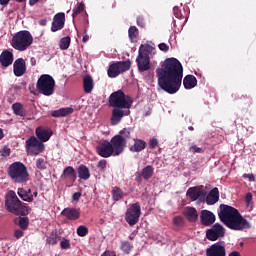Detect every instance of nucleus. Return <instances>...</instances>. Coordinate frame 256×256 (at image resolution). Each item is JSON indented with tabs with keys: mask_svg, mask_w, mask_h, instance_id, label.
I'll use <instances>...</instances> for the list:
<instances>
[{
	"mask_svg": "<svg viewBox=\"0 0 256 256\" xmlns=\"http://www.w3.org/2000/svg\"><path fill=\"white\" fill-rule=\"evenodd\" d=\"M158 86L162 91L175 95L181 89L183 81V65L177 58H167L156 70Z\"/></svg>",
	"mask_w": 256,
	"mask_h": 256,
	"instance_id": "1",
	"label": "nucleus"
},
{
	"mask_svg": "<svg viewBox=\"0 0 256 256\" xmlns=\"http://www.w3.org/2000/svg\"><path fill=\"white\" fill-rule=\"evenodd\" d=\"M108 103L110 107H113L110 118L111 125H119L123 117H129V115H131L133 98L126 95L123 90L113 92L108 98Z\"/></svg>",
	"mask_w": 256,
	"mask_h": 256,
	"instance_id": "2",
	"label": "nucleus"
},
{
	"mask_svg": "<svg viewBox=\"0 0 256 256\" xmlns=\"http://www.w3.org/2000/svg\"><path fill=\"white\" fill-rule=\"evenodd\" d=\"M218 217L228 229H231L232 231H243L245 229H251V223L247 221L239 213V210H237L233 206H229L227 204H221L220 205V213H218Z\"/></svg>",
	"mask_w": 256,
	"mask_h": 256,
	"instance_id": "3",
	"label": "nucleus"
},
{
	"mask_svg": "<svg viewBox=\"0 0 256 256\" xmlns=\"http://www.w3.org/2000/svg\"><path fill=\"white\" fill-rule=\"evenodd\" d=\"M5 207L9 213L17 217H27L32 211L31 207L19 200L15 191H11L6 195Z\"/></svg>",
	"mask_w": 256,
	"mask_h": 256,
	"instance_id": "4",
	"label": "nucleus"
},
{
	"mask_svg": "<svg viewBox=\"0 0 256 256\" xmlns=\"http://www.w3.org/2000/svg\"><path fill=\"white\" fill-rule=\"evenodd\" d=\"M131 139H133L131 137V128H124L117 135L111 138L110 145L112 146V150L116 157L123 154Z\"/></svg>",
	"mask_w": 256,
	"mask_h": 256,
	"instance_id": "5",
	"label": "nucleus"
},
{
	"mask_svg": "<svg viewBox=\"0 0 256 256\" xmlns=\"http://www.w3.org/2000/svg\"><path fill=\"white\" fill-rule=\"evenodd\" d=\"M8 177L13 181V183H27L29 181V171L27 166L22 162H13L8 167Z\"/></svg>",
	"mask_w": 256,
	"mask_h": 256,
	"instance_id": "6",
	"label": "nucleus"
},
{
	"mask_svg": "<svg viewBox=\"0 0 256 256\" xmlns=\"http://www.w3.org/2000/svg\"><path fill=\"white\" fill-rule=\"evenodd\" d=\"M11 45L16 51H27L33 45V35L27 30H21L12 37Z\"/></svg>",
	"mask_w": 256,
	"mask_h": 256,
	"instance_id": "7",
	"label": "nucleus"
},
{
	"mask_svg": "<svg viewBox=\"0 0 256 256\" xmlns=\"http://www.w3.org/2000/svg\"><path fill=\"white\" fill-rule=\"evenodd\" d=\"M36 88L45 97H51L55 93V79L49 74H42L37 80Z\"/></svg>",
	"mask_w": 256,
	"mask_h": 256,
	"instance_id": "8",
	"label": "nucleus"
},
{
	"mask_svg": "<svg viewBox=\"0 0 256 256\" xmlns=\"http://www.w3.org/2000/svg\"><path fill=\"white\" fill-rule=\"evenodd\" d=\"M149 53H151V46L141 44L136 59L138 71L140 73H144V71H149V69H151V58L149 57Z\"/></svg>",
	"mask_w": 256,
	"mask_h": 256,
	"instance_id": "9",
	"label": "nucleus"
},
{
	"mask_svg": "<svg viewBox=\"0 0 256 256\" xmlns=\"http://www.w3.org/2000/svg\"><path fill=\"white\" fill-rule=\"evenodd\" d=\"M130 69V60L114 62L108 68V77H110L111 79H115V77H119L121 73H125V71H129Z\"/></svg>",
	"mask_w": 256,
	"mask_h": 256,
	"instance_id": "10",
	"label": "nucleus"
},
{
	"mask_svg": "<svg viewBox=\"0 0 256 256\" xmlns=\"http://www.w3.org/2000/svg\"><path fill=\"white\" fill-rule=\"evenodd\" d=\"M139 217H141V204L136 202L127 209L125 221L130 225V227H133V225H137V223H139Z\"/></svg>",
	"mask_w": 256,
	"mask_h": 256,
	"instance_id": "11",
	"label": "nucleus"
},
{
	"mask_svg": "<svg viewBox=\"0 0 256 256\" xmlns=\"http://www.w3.org/2000/svg\"><path fill=\"white\" fill-rule=\"evenodd\" d=\"M26 152L32 157L35 155H39V153H43L45 151V144L41 142L37 137L31 136L26 140Z\"/></svg>",
	"mask_w": 256,
	"mask_h": 256,
	"instance_id": "12",
	"label": "nucleus"
},
{
	"mask_svg": "<svg viewBox=\"0 0 256 256\" xmlns=\"http://www.w3.org/2000/svg\"><path fill=\"white\" fill-rule=\"evenodd\" d=\"M96 153H98V155L104 159H108V157H116L113 146H111V142L109 140L100 142L96 146Z\"/></svg>",
	"mask_w": 256,
	"mask_h": 256,
	"instance_id": "13",
	"label": "nucleus"
},
{
	"mask_svg": "<svg viewBox=\"0 0 256 256\" xmlns=\"http://www.w3.org/2000/svg\"><path fill=\"white\" fill-rule=\"evenodd\" d=\"M206 237L209 241H217V239L225 237V228L223 225L216 223L206 231Z\"/></svg>",
	"mask_w": 256,
	"mask_h": 256,
	"instance_id": "14",
	"label": "nucleus"
},
{
	"mask_svg": "<svg viewBox=\"0 0 256 256\" xmlns=\"http://www.w3.org/2000/svg\"><path fill=\"white\" fill-rule=\"evenodd\" d=\"M13 73L15 77H23L27 73V62H25V59L18 58L14 61Z\"/></svg>",
	"mask_w": 256,
	"mask_h": 256,
	"instance_id": "15",
	"label": "nucleus"
},
{
	"mask_svg": "<svg viewBox=\"0 0 256 256\" xmlns=\"http://www.w3.org/2000/svg\"><path fill=\"white\" fill-rule=\"evenodd\" d=\"M206 256H227V251L225 250V246L217 242L206 249Z\"/></svg>",
	"mask_w": 256,
	"mask_h": 256,
	"instance_id": "16",
	"label": "nucleus"
},
{
	"mask_svg": "<svg viewBox=\"0 0 256 256\" xmlns=\"http://www.w3.org/2000/svg\"><path fill=\"white\" fill-rule=\"evenodd\" d=\"M65 27V13L59 12L55 14L52 21L51 31L56 33V31H61Z\"/></svg>",
	"mask_w": 256,
	"mask_h": 256,
	"instance_id": "17",
	"label": "nucleus"
},
{
	"mask_svg": "<svg viewBox=\"0 0 256 256\" xmlns=\"http://www.w3.org/2000/svg\"><path fill=\"white\" fill-rule=\"evenodd\" d=\"M200 222L205 227H210L215 223V214L209 210H202L200 212Z\"/></svg>",
	"mask_w": 256,
	"mask_h": 256,
	"instance_id": "18",
	"label": "nucleus"
},
{
	"mask_svg": "<svg viewBox=\"0 0 256 256\" xmlns=\"http://www.w3.org/2000/svg\"><path fill=\"white\" fill-rule=\"evenodd\" d=\"M61 215L69 219V221H77L81 217V210L79 208H64Z\"/></svg>",
	"mask_w": 256,
	"mask_h": 256,
	"instance_id": "19",
	"label": "nucleus"
},
{
	"mask_svg": "<svg viewBox=\"0 0 256 256\" xmlns=\"http://www.w3.org/2000/svg\"><path fill=\"white\" fill-rule=\"evenodd\" d=\"M53 135V131L51 129H45L42 127L36 128V136L38 137L41 143H47L51 136Z\"/></svg>",
	"mask_w": 256,
	"mask_h": 256,
	"instance_id": "20",
	"label": "nucleus"
},
{
	"mask_svg": "<svg viewBox=\"0 0 256 256\" xmlns=\"http://www.w3.org/2000/svg\"><path fill=\"white\" fill-rule=\"evenodd\" d=\"M183 215L190 223H196L197 219H199V213L195 207L187 206L183 211Z\"/></svg>",
	"mask_w": 256,
	"mask_h": 256,
	"instance_id": "21",
	"label": "nucleus"
},
{
	"mask_svg": "<svg viewBox=\"0 0 256 256\" xmlns=\"http://www.w3.org/2000/svg\"><path fill=\"white\" fill-rule=\"evenodd\" d=\"M61 179L69 180L72 183H75L77 181V172H75V168L73 166H67L62 174H61Z\"/></svg>",
	"mask_w": 256,
	"mask_h": 256,
	"instance_id": "22",
	"label": "nucleus"
},
{
	"mask_svg": "<svg viewBox=\"0 0 256 256\" xmlns=\"http://www.w3.org/2000/svg\"><path fill=\"white\" fill-rule=\"evenodd\" d=\"M0 63L2 67H9L13 65V52L9 50H4L0 54Z\"/></svg>",
	"mask_w": 256,
	"mask_h": 256,
	"instance_id": "23",
	"label": "nucleus"
},
{
	"mask_svg": "<svg viewBox=\"0 0 256 256\" xmlns=\"http://www.w3.org/2000/svg\"><path fill=\"white\" fill-rule=\"evenodd\" d=\"M133 141L134 144L129 147V151H131V153H141V151L147 147V142H145V140L134 138Z\"/></svg>",
	"mask_w": 256,
	"mask_h": 256,
	"instance_id": "24",
	"label": "nucleus"
},
{
	"mask_svg": "<svg viewBox=\"0 0 256 256\" xmlns=\"http://www.w3.org/2000/svg\"><path fill=\"white\" fill-rule=\"evenodd\" d=\"M17 193L22 201H26L27 203H33L34 198L31 188H29L28 190H25L24 188H18Z\"/></svg>",
	"mask_w": 256,
	"mask_h": 256,
	"instance_id": "25",
	"label": "nucleus"
},
{
	"mask_svg": "<svg viewBox=\"0 0 256 256\" xmlns=\"http://www.w3.org/2000/svg\"><path fill=\"white\" fill-rule=\"evenodd\" d=\"M219 201V188H213L206 196L207 205H215Z\"/></svg>",
	"mask_w": 256,
	"mask_h": 256,
	"instance_id": "26",
	"label": "nucleus"
},
{
	"mask_svg": "<svg viewBox=\"0 0 256 256\" xmlns=\"http://www.w3.org/2000/svg\"><path fill=\"white\" fill-rule=\"evenodd\" d=\"M94 82H93V77H91V75H86L83 78V89H84V93H91L93 91V87H94Z\"/></svg>",
	"mask_w": 256,
	"mask_h": 256,
	"instance_id": "27",
	"label": "nucleus"
},
{
	"mask_svg": "<svg viewBox=\"0 0 256 256\" xmlns=\"http://www.w3.org/2000/svg\"><path fill=\"white\" fill-rule=\"evenodd\" d=\"M187 197L191 199V201H197L201 195H205L202 191H200L197 187H190L186 192Z\"/></svg>",
	"mask_w": 256,
	"mask_h": 256,
	"instance_id": "28",
	"label": "nucleus"
},
{
	"mask_svg": "<svg viewBox=\"0 0 256 256\" xmlns=\"http://www.w3.org/2000/svg\"><path fill=\"white\" fill-rule=\"evenodd\" d=\"M78 177L83 181H88L91 177V172H89V168L85 166V164H81L78 166Z\"/></svg>",
	"mask_w": 256,
	"mask_h": 256,
	"instance_id": "29",
	"label": "nucleus"
},
{
	"mask_svg": "<svg viewBox=\"0 0 256 256\" xmlns=\"http://www.w3.org/2000/svg\"><path fill=\"white\" fill-rule=\"evenodd\" d=\"M71 113H73V108L66 107V108H60L58 110L52 111L51 116L55 118L67 117V115H71Z\"/></svg>",
	"mask_w": 256,
	"mask_h": 256,
	"instance_id": "30",
	"label": "nucleus"
},
{
	"mask_svg": "<svg viewBox=\"0 0 256 256\" xmlns=\"http://www.w3.org/2000/svg\"><path fill=\"white\" fill-rule=\"evenodd\" d=\"M183 85L186 89H193L197 87V78L193 75H187L184 77Z\"/></svg>",
	"mask_w": 256,
	"mask_h": 256,
	"instance_id": "31",
	"label": "nucleus"
},
{
	"mask_svg": "<svg viewBox=\"0 0 256 256\" xmlns=\"http://www.w3.org/2000/svg\"><path fill=\"white\" fill-rule=\"evenodd\" d=\"M153 173H155V168H153V166L151 165L144 167L142 171H140L142 179H144L145 181H149V179L153 177Z\"/></svg>",
	"mask_w": 256,
	"mask_h": 256,
	"instance_id": "32",
	"label": "nucleus"
},
{
	"mask_svg": "<svg viewBox=\"0 0 256 256\" xmlns=\"http://www.w3.org/2000/svg\"><path fill=\"white\" fill-rule=\"evenodd\" d=\"M12 111L14 115H17L18 117H26L25 110L23 109V104L16 102L12 105Z\"/></svg>",
	"mask_w": 256,
	"mask_h": 256,
	"instance_id": "33",
	"label": "nucleus"
},
{
	"mask_svg": "<svg viewBox=\"0 0 256 256\" xmlns=\"http://www.w3.org/2000/svg\"><path fill=\"white\" fill-rule=\"evenodd\" d=\"M71 45V37L66 36L60 39L59 47L61 51H67Z\"/></svg>",
	"mask_w": 256,
	"mask_h": 256,
	"instance_id": "34",
	"label": "nucleus"
},
{
	"mask_svg": "<svg viewBox=\"0 0 256 256\" xmlns=\"http://www.w3.org/2000/svg\"><path fill=\"white\" fill-rule=\"evenodd\" d=\"M120 249L125 253L126 255H129L131 251H133V244L129 241H122L120 244Z\"/></svg>",
	"mask_w": 256,
	"mask_h": 256,
	"instance_id": "35",
	"label": "nucleus"
},
{
	"mask_svg": "<svg viewBox=\"0 0 256 256\" xmlns=\"http://www.w3.org/2000/svg\"><path fill=\"white\" fill-rule=\"evenodd\" d=\"M112 198H113V201H121V199H123V190L115 186L112 189Z\"/></svg>",
	"mask_w": 256,
	"mask_h": 256,
	"instance_id": "36",
	"label": "nucleus"
},
{
	"mask_svg": "<svg viewBox=\"0 0 256 256\" xmlns=\"http://www.w3.org/2000/svg\"><path fill=\"white\" fill-rule=\"evenodd\" d=\"M139 36V29H137L135 26H131L128 30V37L132 41H135L137 37Z\"/></svg>",
	"mask_w": 256,
	"mask_h": 256,
	"instance_id": "37",
	"label": "nucleus"
},
{
	"mask_svg": "<svg viewBox=\"0 0 256 256\" xmlns=\"http://www.w3.org/2000/svg\"><path fill=\"white\" fill-rule=\"evenodd\" d=\"M18 225L23 231L27 230L29 227V217H20Z\"/></svg>",
	"mask_w": 256,
	"mask_h": 256,
	"instance_id": "38",
	"label": "nucleus"
},
{
	"mask_svg": "<svg viewBox=\"0 0 256 256\" xmlns=\"http://www.w3.org/2000/svg\"><path fill=\"white\" fill-rule=\"evenodd\" d=\"M76 233L79 237H86V235L89 233V228H87L85 225H80L77 228Z\"/></svg>",
	"mask_w": 256,
	"mask_h": 256,
	"instance_id": "39",
	"label": "nucleus"
},
{
	"mask_svg": "<svg viewBox=\"0 0 256 256\" xmlns=\"http://www.w3.org/2000/svg\"><path fill=\"white\" fill-rule=\"evenodd\" d=\"M83 11H85V4L82 2L78 4L76 8L73 9V19H75V17H77V15H79L80 13H83Z\"/></svg>",
	"mask_w": 256,
	"mask_h": 256,
	"instance_id": "40",
	"label": "nucleus"
},
{
	"mask_svg": "<svg viewBox=\"0 0 256 256\" xmlns=\"http://www.w3.org/2000/svg\"><path fill=\"white\" fill-rule=\"evenodd\" d=\"M46 242L48 245H57L59 243V236L57 234H51L47 239Z\"/></svg>",
	"mask_w": 256,
	"mask_h": 256,
	"instance_id": "41",
	"label": "nucleus"
},
{
	"mask_svg": "<svg viewBox=\"0 0 256 256\" xmlns=\"http://www.w3.org/2000/svg\"><path fill=\"white\" fill-rule=\"evenodd\" d=\"M36 167L40 169V171H44V169H47V162L43 158H38L36 160Z\"/></svg>",
	"mask_w": 256,
	"mask_h": 256,
	"instance_id": "42",
	"label": "nucleus"
},
{
	"mask_svg": "<svg viewBox=\"0 0 256 256\" xmlns=\"http://www.w3.org/2000/svg\"><path fill=\"white\" fill-rule=\"evenodd\" d=\"M173 223L176 227H183L185 225V220L182 216H176L173 219Z\"/></svg>",
	"mask_w": 256,
	"mask_h": 256,
	"instance_id": "43",
	"label": "nucleus"
},
{
	"mask_svg": "<svg viewBox=\"0 0 256 256\" xmlns=\"http://www.w3.org/2000/svg\"><path fill=\"white\" fill-rule=\"evenodd\" d=\"M241 99L245 107H251V105L253 104V100H251V98L247 96H242Z\"/></svg>",
	"mask_w": 256,
	"mask_h": 256,
	"instance_id": "44",
	"label": "nucleus"
},
{
	"mask_svg": "<svg viewBox=\"0 0 256 256\" xmlns=\"http://www.w3.org/2000/svg\"><path fill=\"white\" fill-rule=\"evenodd\" d=\"M203 148H201V147H199V146H197V145H192L190 148H189V152L190 153H193V154H195V153H203Z\"/></svg>",
	"mask_w": 256,
	"mask_h": 256,
	"instance_id": "45",
	"label": "nucleus"
},
{
	"mask_svg": "<svg viewBox=\"0 0 256 256\" xmlns=\"http://www.w3.org/2000/svg\"><path fill=\"white\" fill-rule=\"evenodd\" d=\"M173 13L177 19H185V17H183V14H181V9H179V7L175 6L173 8Z\"/></svg>",
	"mask_w": 256,
	"mask_h": 256,
	"instance_id": "46",
	"label": "nucleus"
},
{
	"mask_svg": "<svg viewBox=\"0 0 256 256\" xmlns=\"http://www.w3.org/2000/svg\"><path fill=\"white\" fill-rule=\"evenodd\" d=\"M61 249H71V242L69 240L64 239L60 242Z\"/></svg>",
	"mask_w": 256,
	"mask_h": 256,
	"instance_id": "47",
	"label": "nucleus"
},
{
	"mask_svg": "<svg viewBox=\"0 0 256 256\" xmlns=\"http://www.w3.org/2000/svg\"><path fill=\"white\" fill-rule=\"evenodd\" d=\"M159 145V140H157V138H152L150 141H149V147L151 149H157V146Z\"/></svg>",
	"mask_w": 256,
	"mask_h": 256,
	"instance_id": "48",
	"label": "nucleus"
},
{
	"mask_svg": "<svg viewBox=\"0 0 256 256\" xmlns=\"http://www.w3.org/2000/svg\"><path fill=\"white\" fill-rule=\"evenodd\" d=\"M11 155V148L5 146L2 151H1V156L2 157H9Z\"/></svg>",
	"mask_w": 256,
	"mask_h": 256,
	"instance_id": "49",
	"label": "nucleus"
},
{
	"mask_svg": "<svg viewBox=\"0 0 256 256\" xmlns=\"http://www.w3.org/2000/svg\"><path fill=\"white\" fill-rule=\"evenodd\" d=\"M97 167L101 169V171H105V169H107V160H100Z\"/></svg>",
	"mask_w": 256,
	"mask_h": 256,
	"instance_id": "50",
	"label": "nucleus"
},
{
	"mask_svg": "<svg viewBox=\"0 0 256 256\" xmlns=\"http://www.w3.org/2000/svg\"><path fill=\"white\" fill-rule=\"evenodd\" d=\"M23 235H25V232H23V230L18 229V230L14 231V237L16 239H21V237H23Z\"/></svg>",
	"mask_w": 256,
	"mask_h": 256,
	"instance_id": "51",
	"label": "nucleus"
},
{
	"mask_svg": "<svg viewBox=\"0 0 256 256\" xmlns=\"http://www.w3.org/2000/svg\"><path fill=\"white\" fill-rule=\"evenodd\" d=\"M137 25L138 27H145V18H143L142 16H138Z\"/></svg>",
	"mask_w": 256,
	"mask_h": 256,
	"instance_id": "52",
	"label": "nucleus"
},
{
	"mask_svg": "<svg viewBox=\"0 0 256 256\" xmlns=\"http://www.w3.org/2000/svg\"><path fill=\"white\" fill-rule=\"evenodd\" d=\"M158 47L160 51H163L164 53H167V51H169V46L166 43H160Z\"/></svg>",
	"mask_w": 256,
	"mask_h": 256,
	"instance_id": "53",
	"label": "nucleus"
},
{
	"mask_svg": "<svg viewBox=\"0 0 256 256\" xmlns=\"http://www.w3.org/2000/svg\"><path fill=\"white\" fill-rule=\"evenodd\" d=\"M242 177L244 179H249L250 182H255V175L251 174H243Z\"/></svg>",
	"mask_w": 256,
	"mask_h": 256,
	"instance_id": "54",
	"label": "nucleus"
},
{
	"mask_svg": "<svg viewBox=\"0 0 256 256\" xmlns=\"http://www.w3.org/2000/svg\"><path fill=\"white\" fill-rule=\"evenodd\" d=\"M135 181H137V183H138L139 185H141V183H143V175H141L140 172H136Z\"/></svg>",
	"mask_w": 256,
	"mask_h": 256,
	"instance_id": "55",
	"label": "nucleus"
},
{
	"mask_svg": "<svg viewBox=\"0 0 256 256\" xmlns=\"http://www.w3.org/2000/svg\"><path fill=\"white\" fill-rule=\"evenodd\" d=\"M81 192H76V193H74L73 195H72V199L74 200V201H79V199H81Z\"/></svg>",
	"mask_w": 256,
	"mask_h": 256,
	"instance_id": "56",
	"label": "nucleus"
},
{
	"mask_svg": "<svg viewBox=\"0 0 256 256\" xmlns=\"http://www.w3.org/2000/svg\"><path fill=\"white\" fill-rule=\"evenodd\" d=\"M253 199V194L250 192L246 194V201L247 203H250V201Z\"/></svg>",
	"mask_w": 256,
	"mask_h": 256,
	"instance_id": "57",
	"label": "nucleus"
},
{
	"mask_svg": "<svg viewBox=\"0 0 256 256\" xmlns=\"http://www.w3.org/2000/svg\"><path fill=\"white\" fill-rule=\"evenodd\" d=\"M9 1H11V0H0V5L7 7V5H9Z\"/></svg>",
	"mask_w": 256,
	"mask_h": 256,
	"instance_id": "58",
	"label": "nucleus"
},
{
	"mask_svg": "<svg viewBox=\"0 0 256 256\" xmlns=\"http://www.w3.org/2000/svg\"><path fill=\"white\" fill-rule=\"evenodd\" d=\"M39 25H41L42 27H45L47 25V19H41L39 21Z\"/></svg>",
	"mask_w": 256,
	"mask_h": 256,
	"instance_id": "59",
	"label": "nucleus"
},
{
	"mask_svg": "<svg viewBox=\"0 0 256 256\" xmlns=\"http://www.w3.org/2000/svg\"><path fill=\"white\" fill-rule=\"evenodd\" d=\"M40 0H29V5L31 7H33V5H37V3H39Z\"/></svg>",
	"mask_w": 256,
	"mask_h": 256,
	"instance_id": "60",
	"label": "nucleus"
},
{
	"mask_svg": "<svg viewBox=\"0 0 256 256\" xmlns=\"http://www.w3.org/2000/svg\"><path fill=\"white\" fill-rule=\"evenodd\" d=\"M89 41V35L85 34L82 38V43H87Z\"/></svg>",
	"mask_w": 256,
	"mask_h": 256,
	"instance_id": "61",
	"label": "nucleus"
},
{
	"mask_svg": "<svg viewBox=\"0 0 256 256\" xmlns=\"http://www.w3.org/2000/svg\"><path fill=\"white\" fill-rule=\"evenodd\" d=\"M229 256H241V253H239L238 251H233L229 254Z\"/></svg>",
	"mask_w": 256,
	"mask_h": 256,
	"instance_id": "62",
	"label": "nucleus"
},
{
	"mask_svg": "<svg viewBox=\"0 0 256 256\" xmlns=\"http://www.w3.org/2000/svg\"><path fill=\"white\" fill-rule=\"evenodd\" d=\"M30 63H31L32 66H35V65H37V60L34 57H32L30 59Z\"/></svg>",
	"mask_w": 256,
	"mask_h": 256,
	"instance_id": "63",
	"label": "nucleus"
},
{
	"mask_svg": "<svg viewBox=\"0 0 256 256\" xmlns=\"http://www.w3.org/2000/svg\"><path fill=\"white\" fill-rule=\"evenodd\" d=\"M38 195H39V192H37V190H34L32 192V199H33V197H38Z\"/></svg>",
	"mask_w": 256,
	"mask_h": 256,
	"instance_id": "64",
	"label": "nucleus"
}]
</instances>
